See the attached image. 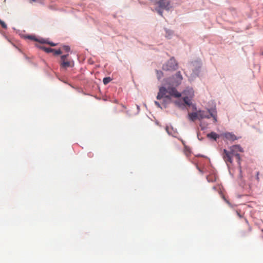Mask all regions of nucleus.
<instances>
[{
	"mask_svg": "<svg viewBox=\"0 0 263 263\" xmlns=\"http://www.w3.org/2000/svg\"><path fill=\"white\" fill-rule=\"evenodd\" d=\"M229 149L230 151L224 149L222 154V158L227 165L229 166L230 164H232L234 156L236 157L238 163L240 165L241 158L238 153L243 152V148L239 145H234L230 147Z\"/></svg>",
	"mask_w": 263,
	"mask_h": 263,
	"instance_id": "1",
	"label": "nucleus"
},
{
	"mask_svg": "<svg viewBox=\"0 0 263 263\" xmlns=\"http://www.w3.org/2000/svg\"><path fill=\"white\" fill-rule=\"evenodd\" d=\"M171 96L179 98L181 96V93L178 92L175 88L169 87L166 89L164 87H161L159 88L157 99L158 100H160L162 98L170 99Z\"/></svg>",
	"mask_w": 263,
	"mask_h": 263,
	"instance_id": "2",
	"label": "nucleus"
},
{
	"mask_svg": "<svg viewBox=\"0 0 263 263\" xmlns=\"http://www.w3.org/2000/svg\"><path fill=\"white\" fill-rule=\"evenodd\" d=\"M60 68L62 70H66L69 67H73L74 65V61L69 59V54L63 55L61 57L59 62Z\"/></svg>",
	"mask_w": 263,
	"mask_h": 263,
	"instance_id": "3",
	"label": "nucleus"
},
{
	"mask_svg": "<svg viewBox=\"0 0 263 263\" xmlns=\"http://www.w3.org/2000/svg\"><path fill=\"white\" fill-rule=\"evenodd\" d=\"M183 104L190 106L191 105V99L194 96L193 90L191 88H187L182 92Z\"/></svg>",
	"mask_w": 263,
	"mask_h": 263,
	"instance_id": "4",
	"label": "nucleus"
},
{
	"mask_svg": "<svg viewBox=\"0 0 263 263\" xmlns=\"http://www.w3.org/2000/svg\"><path fill=\"white\" fill-rule=\"evenodd\" d=\"M198 119L201 120L204 118L209 119L211 117L213 118L215 122H217L216 112L214 110H209V114H208L204 111L199 110L198 111Z\"/></svg>",
	"mask_w": 263,
	"mask_h": 263,
	"instance_id": "5",
	"label": "nucleus"
},
{
	"mask_svg": "<svg viewBox=\"0 0 263 263\" xmlns=\"http://www.w3.org/2000/svg\"><path fill=\"white\" fill-rule=\"evenodd\" d=\"M178 67V64L174 58H171L165 64L162 66L163 70L173 71L176 70Z\"/></svg>",
	"mask_w": 263,
	"mask_h": 263,
	"instance_id": "6",
	"label": "nucleus"
},
{
	"mask_svg": "<svg viewBox=\"0 0 263 263\" xmlns=\"http://www.w3.org/2000/svg\"><path fill=\"white\" fill-rule=\"evenodd\" d=\"M159 8L162 9L169 10L171 8L170 3L168 0H160L157 2Z\"/></svg>",
	"mask_w": 263,
	"mask_h": 263,
	"instance_id": "7",
	"label": "nucleus"
},
{
	"mask_svg": "<svg viewBox=\"0 0 263 263\" xmlns=\"http://www.w3.org/2000/svg\"><path fill=\"white\" fill-rule=\"evenodd\" d=\"M173 79H174V80L172 82V84L173 85L177 86L180 85L183 79L180 72H177L176 73L175 76L174 77Z\"/></svg>",
	"mask_w": 263,
	"mask_h": 263,
	"instance_id": "8",
	"label": "nucleus"
},
{
	"mask_svg": "<svg viewBox=\"0 0 263 263\" xmlns=\"http://www.w3.org/2000/svg\"><path fill=\"white\" fill-rule=\"evenodd\" d=\"M223 137L228 140L234 141L237 139V137L231 133H226L223 134Z\"/></svg>",
	"mask_w": 263,
	"mask_h": 263,
	"instance_id": "9",
	"label": "nucleus"
},
{
	"mask_svg": "<svg viewBox=\"0 0 263 263\" xmlns=\"http://www.w3.org/2000/svg\"><path fill=\"white\" fill-rule=\"evenodd\" d=\"M189 119L192 121H194L196 119H198V112H194L192 113H189Z\"/></svg>",
	"mask_w": 263,
	"mask_h": 263,
	"instance_id": "10",
	"label": "nucleus"
},
{
	"mask_svg": "<svg viewBox=\"0 0 263 263\" xmlns=\"http://www.w3.org/2000/svg\"><path fill=\"white\" fill-rule=\"evenodd\" d=\"M165 129L167 132V133L170 135H172L173 136H175V134H176V132L174 130L173 128L168 126H166L165 128Z\"/></svg>",
	"mask_w": 263,
	"mask_h": 263,
	"instance_id": "11",
	"label": "nucleus"
},
{
	"mask_svg": "<svg viewBox=\"0 0 263 263\" xmlns=\"http://www.w3.org/2000/svg\"><path fill=\"white\" fill-rule=\"evenodd\" d=\"M207 136L208 137L213 139L215 140H216V139L219 138L218 135L214 132H211L210 134H208Z\"/></svg>",
	"mask_w": 263,
	"mask_h": 263,
	"instance_id": "12",
	"label": "nucleus"
},
{
	"mask_svg": "<svg viewBox=\"0 0 263 263\" xmlns=\"http://www.w3.org/2000/svg\"><path fill=\"white\" fill-rule=\"evenodd\" d=\"M40 48L41 49H42V50H43L44 51H45L47 53H50V52H51L54 51V49H52L50 48H47V47H43V46H40Z\"/></svg>",
	"mask_w": 263,
	"mask_h": 263,
	"instance_id": "13",
	"label": "nucleus"
},
{
	"mask_svg": "<svg viewBox=\"0 0 263 263\" xmlns=\"http://www.w3.org/2000/svg\"><path fill=\"white\" fill-rule=\"evenodd\" d=\"M184 153L187 157H188L191 153L190 148L186 145L184 146Z\"/></svg>",
	"mask_w": 263,
	"mask_h": 263,
	"instance_id": "14",
	"label": "nucleus"
},
{
	"mask_svg": "<svg viewBox=\"0 0 263 263\" xmlns=\"http://www.w3.org/2000/svg\"><path fill=\"white\" fill-rule=\"evenodd\" d=\"M111 81V79L110 77L104 78L103 80V83L105 85L107 84Z\"/></svg>",
	"mask_w": 263,
	"mask_h": 263,
	"instance_id": "15",
	"label": "nucleus"
},
{
	"mask_svg": "<svg viewBox=\"0 0 263 263\" xmlns=\"http://www.w3.org/2000/svg\"><path fill=\"white\" fill-rule=\"evenodd\" d=\"M157 77L158 79H160L163 76V73L161 71L156 70Z\"/></svg>",
	"mask_w": 263,
	"mask_h": 263,
	"instance_id": "16",
	"label": "nucleus"
},
{
	"mask_svg": "<svg viewBox=\"0 0 263 263\" xmlns=\"http://www.w3.org/2000/svg\"><path fill=\"white\" fill-rule=\"evenodd\" d=\"M0 25L3 28H7V25L6 23L0 19Z\"/></svg>",
	"mask_w": 263,
	"mask_h": 263,
	"instance_id": "17",
	"label": "nucleus"
},
{
	"mask_svg": "<svg viewBox=\"0 0 263 263\" xmlns=\"http://www.w3.org/2000/svg\"><path fill=\"white\" fill-rule=\"evenodd\" d=\"M53 52H54V54L55 55H59L62 53V51L60 49L54 50V51H53Z\"/></svg>",
	"mask_w": 263,
	"mask_h": 263,
	"instance_id": "18",
	"label": "nucleus"
},
{
	"mask_svg": "<svg viewBox=\"0 0 263 263\" xmlns=\"http://www.w3.org/2000/svg\"><path fill=\"white\" fill-rule=\"evenodd\" d=\"M162 9H160V8L156 9V11L158 12V13L161 16H163V13L161 10Z\"/></svg>",
	"mask_w": 263,
	"mask_h": 263,
	"instance_id": "19",
	"label": "nucleus"
},
{
	"mask_svg": "<svg viewBox=\"0 0 263 263\" xmlns=\"http://www.w3.org/2000/svg\"><path fill=\"white\" fill-rule=\"evenodd\" d=\"M259 173L258 172H257L256 173V176L255 177V179L257 181V183L259 181Z\"/></svg>",
	"mask_w": 263,
	"mask_h": 263,
	"instance_id": "20",
	"label": "nucleus"
},
{
	"mask_svg": "<svg viewBox=\"0 0 263 263\" xmlns=\"http://www.w3.org/2000/svg\"><path fill=\"white\" fill-rule=\"evenodd\" d=\"M63 48L66 52H68L70 50V47L68 46H64Z\"/></svg>",
	"mask_w": 263,
	"mask_h": 263,
	"instance_id": "21",
	"label": "nucleus"
},
{
	"mask_svg": "<svg viewBox=\"0 0 263 263\" xmlns=\"http://www.w3.org/2000/svg\"><path fill=\"white\" fill-rule=\"evenodd\" d=\"M175 103L178 106H181V105L183 104V103L181 102V101H176Z\"/></svg>",
	"mask_w": 263,
	"mask_h": 263,
	"instance_id": "22",
	"label": "nucleus"
},
{
	"mask_svg": "<svg viewBox=\"0 0 263 263\" xmlns=\"http://www.w3.org/2000/svg\"><path fill=\"white\" fill-rule=\"evenodd\" d=\"M28 39H31V40H32L37 41V40H36V39L35 38V37H34V36H29L28 37Z\"/></svg>",
	"mask_w": 263,
	"mask_h": 263,
	"instance_id": "23",
	"label": "nucleus"
},
{
	"mask_svg": "<svg viewBox=\"0 0 263 263\" xmlns=\"http://www.w3.org/2000/svg\"><path fill=\"white\" fill-rule=\"evenodd\" d=\"M196 168L199 170V171L202 174L203 173V171L198 166V165L197 164H196Z\"/></svg>",
	"mask_w": 263,
	"mask_h": 263,
	"instance_id": "24",
	"label": "nucleus"
},
{
	"mask_svg": "<svg viewBox=\"0 0 263 263\" xmlns=\"http://www.w3.org/2000/svg\"><path fill=\"white\" fill-rule=\"evenodd\" d=\"M236 213H237V215H238V216L239 218H242V215L240 213L239 211H237Z\"/></svg>",
	"mask_w": 263,
	"mask_h": 263,
	"instance_id": "25",
	"label": "nucleus"
},
{
	"mask_svg": "<svg viewBox=\"0 0 263 263\" xmlns=\"http://www.w3.org/2000/svg\"><path fill=\"white\" fill-rule=\"evenodd\" d=\"M155 104L158 107H161V105L160 104V103L157 102V101H155Z\"/></svg>",
	"mask_w": 263,
	"mask_h": 263,
	"instance_id": "26",
	"label": "nucleus"
},
{
	"mask_svg": "<svg viewBox=\"0 0 263 263\" xmlns=\"http://www.w3.org/2000/svg\"><path fill=\"white\" fill-rule=\"evenodd\" d=\"M47 44H49L50 46H55L56 45L55 44L53 43H51V42H48L47 43Z\"/></svg>",
	"mask_w": 263,
	"mask_h": 263,
	"instance_id": "27",
	"label": "nucleus"
},
{
	"mask_svg": "<svg viewBox=\"0 0 263 263\" xmlns=\"http://www.w3.org/2000/svg\"><path fill=\"white\" fill-rule=\"evenodd\" d=\"M40 43H47V42H46L45 41V40H40Z\"/></svg>",
	"mask_w": 263,
	"mask_h": 263,
	"instance_id": "28",
	"label": "nucleus"
},
{
	"mask_svg": "<svg viewBox=\"0 0 263 263\" xmlns=\"http://www.w3.org/2000/svg\"><path fill=\"white\" fill-rule=\"evenodd\" d=\"M30 1V3H32L33 2H37L38 0H29Z\"/></svg>",
	"mask_w": 263,
	"mask_h": 263,
	"instance_id": "29",
	"label": "nucleus"
},
{
	"mask_svg": "<svg viewBox=\"0 0 263 263\" xmlns=\"http://www.w3.org/2000/svg\"><path fill=\"white\" fill-rule=\"evenodd\" d=\"M42 0H38L37 2H41Z\"/></svg>",
	"mask_w": 263,
	"mask_h": 263,
	"instance_id": "30",
	"label": "nucleus"
},
{
	"mask_svg": "<svg viewBox=\"0 0 263 263\" xmlns=\"http://www.w3.org/2000/svg\"><path fill=\"white\" fill-rule=\"evenodd\" d=\"M262 54H263V52H262Z\"/></svg>",
	"mask_w": 263,
	"mask_h": 263,
	"instance_id": "31",
	"label": "nucleus"
}]
</instances>
